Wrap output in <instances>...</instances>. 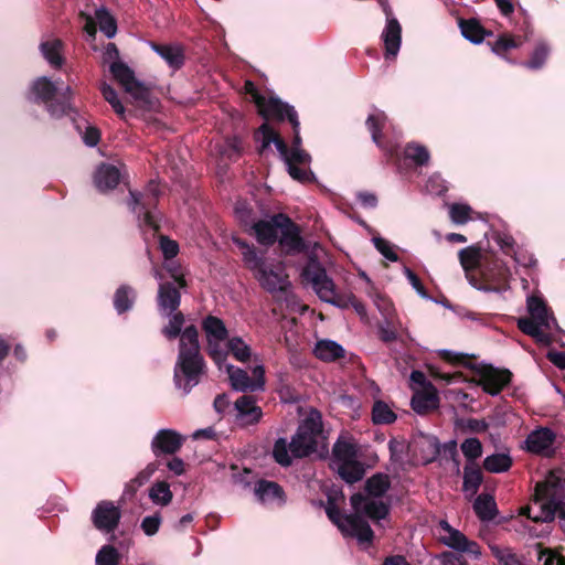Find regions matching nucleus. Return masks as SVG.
I'll return each mask as SVG.
<instances>
[{
	"label": "nucleus",
	"mask_w": 565,
	"mask_h": 565,
	"mask_svg": "<svg viewBox=\"0 0 565 565\" xmlns=\"http://www.w3.org/2000/svg\"><path fill=\"white\" fill-rule=\"evenodd\" d=\"M179 352L173 370V382L177 388L188 395L196 386L205 373V361L201 354L199 330L194 324L183 329L179 335Z\"/></svg>",
	"instance_id": "nucleus-1"
},
{
	"label": "nucleus",
	"mask_w": 565,
	"mask_h": 565,
	"mask_svg": "<svg viewBox=\"0 0 565 565\" xmlns=\"http://www.w3.org/2000/svg\"><path fill=\"white\" fill-rule=\"evenodd\" d=\"M302 276L311 282L312 288L322 301L341 309L353 308L362 319L367 317L364 303L351 291H339L333 280L327 275L326 269L318 262L311 259L303 268Z\"/></svg>",
	"instance_id": "nucleus-2"
},
{
	"label": "nucleus",
	"mask_w": 565,
	"mask_h": 565,
	"mask_svg": "<svg viewBox=\"0 0 565 565\" xmlns=\"http://www.w3.org/2000/svg\"><path fill=\"white\" fill-rule=\"evenodd\" d=\"M386 121V114L382 110H376L374 114L369 115L365 125L371 132L372 140L379 148L385 151L387 158L398 166L402 159L412 161L415 167L427 166L430 160V153L425 146L414 141L408 142L402 153H399L396 147L388 146L384 142L382 131Z\"/></svg>",
	"instance_id": "nucleus-3"
},
{
	"label": "nucleus",
	"mask_w": 565,
	"mask_h": 565,
	"mask_svg": "<svg viewBox=\"0 0 565 565\" xmlns=\"http://www.w3.org/2000/svg\"><path fill=\"white\" fill-rule=\"evenodd\" d=\"M129 195L128 206L138 220L153 232H159L161 215L157 212L160 196L158 185L150 181L143 192L130 190Z\"/></svg>",
	"instance_id": "nucleus-4"
},
{
	"label": "nucleus",
	"mask_w": 565,
	"mask_h": 565,
	"mask_svg": "<svg viewBox=\"0 0 565 565\" xmlns=\"http://www.w3.org/2000/svg\"><path fill=\"white\" fill-rule=\"evenodd\" d=\"M510 269L498 257L486 256L477 274L475 288L483 291L500 292L509 288Z\"/></svg>",
	"instance_id": "nucleus-5"
},
{
	"label": "nucleus",
	"mask_w": 565,
	"mask_h": 565,
	"mask_svg": "<svg viewBox=\"0 0 565 565\" xmlns=\"http://www.w3.org/2000/svg\"><path fill=\"white\" fill-rule=\"evenodd\" d=\"M32 93L35 96V103L43 104L46 111L55 118H61L71 113H75V108L65 98L58 99V87L47 77H39L32 84Z\"/></svg>",
	"instance_id": "nucleus-6"
},
{
	"label": "nucleus",
	"mask_w": 565,
	"mask_h": 565,
	"mask_svg": "<svg viewBox=\"0 0 565 565\" xmlns=\"http://www.w3.org/2000/svg\"><path fill=\"white\" fill-rule=\"evenodd\" d=\"M109 71L114 78L136 100L147 103L150 98L149 88L138 81L135 72L124 62L116 61L110 64Z\"/></svg>",
	"instance_id": "nucleus-7"
},
{
	"label": "nucleus",
	"mask_w": 565,
	"mask_h": 565,
	"mask_svg": "<svg viewBox=\"0 0 565 565\" xmlns=\"http://www.w3.org/2000/svg\"><path fill=\"white\" fill-rule=\"evenodd\" d=\"M279 220L281 223H278L277 225L280 226L278 231V234L280 235L277 242L279 243L282 252L286 255H296L305 252L307 249V245L301 236L300 226L287 214L280 216Z\"/></svg>",
	"instance_id": "nucleus-8"
},
{
	"label": "nucleus",
	"mask_w": 565,
	"mask_h": 565,
	"mask_svg": "<svg viewBox=\"0 0 565 565\" xmlns=\"http://www.w3.org/2000/svg\"><path fill=\"white\" fill-rule=\"evenodd\" d=\"M438 529L440 531L439 541L443 544L457 552L467 553L475 557L480 556V545L475 541H470L463 533L452 527L446 520L439 521Z\"/></svg>",
	"instance_id": "nucleus-9"
},
{
	"label": "nucleus",
	"mask_w": 565,
	"mask_h": 565,
	"mask_svg": "<svg viewBox=\"0 0 565 565\" xmlns=\"http://www.w3.org/2000/svg\"><path fill=\"white\" fill-rule=\"evenodd\" d=\"M478 374L479 385L492 396L500 394L512 380V373L508 369H497L492 365L481 366Z\"/></svg>",
	"instance_id": "nucleus-10"
},
{
	"label": "nucleus",
	"mask_w": 565,
	"mask_h": 565,
	"mask_svg": "<svg viewBox=\"0 0 565 565\" xmlns=\"http://www.w3.org/2000/svg\"><path fill=\"white\" fill-rule=\"evenodd\" d=\"M257 110L265 120L284 121L288 119L292 128H297L299 125L296 109L278 97L266 98Z\"/></svg>",
	"instance_id": "nucleus-11"
},
{
	"label": "nucleus",
	"mask_w": 565,
	"mask_h": 565,
	"mask_svg": "<svg viewBox=\"0 0 565 565\" xmlns=\"http://www.w3.org/2000/svg\"><path fill=\"white\" fill-rule=\"evenodd\" d=\"M120 509L108 500L98 502L92 512L94 526L105 533L114 532L120 522Z\"/></svg>",
	"instance_id": "nucleus-12"
},
{
	"label": "nucleus",
	"mask_w": 565,
	"mask_h": 565,
	"mask_svg": "<svg viewBox=\"0 0 565 565\" xmlns=\"http://www.w3.org/2000/svg\"><path fill=\"white\" fill-rule=\"evenodd\" d=\"M227 373L231 381V385L235 391L239 392H255L262 390L265 384V370L263 366H256L253 370L255 379H250L248 373L234 365L227 366Z\"/></svg>",
	"instance_id": "nucleus-13"
},
{
	"label": "nucleus",
	"mask_w": 565,
	"mask_h": 565,
	"mask_svg": "<svg viewBox=\"0 0 565 565\" xmlns=\"http://www.w3.org/2000/svg\"><path fill=\"white\" fill-rule=\"evenodd\" d=\"M255 278L259 285L268 292H275L277 290L285 291L289 285L287 276H282L280 268L274 269L266 265L264 257L260 259V264L256 267H252Z\"/></svg>",
	"instance_id": "nucleus-14"
},
{
	"label": "nucleus",
	"mask_w": 565,
	"mask_h": 565,
	"mask_svg": "<svg viewBox=\"0 0 565 565\" xmlns=\"http://www.w3.org/2000/svg\"><path fill=\"white\" fill-rule=\"evenodd\" d=\"M183 444L181 434L173 429H160L151 440V450L156 457L174 455Z\"/></svg>",
	"instance_id": "nucleus-15"
},
{
	"label": "nucleus",
	"mask_w": 565,
	"mask_h": 565,
	"mask_svg": "<svg viewBox=\"0 0 565 565\" xmlns=\"http://www.w3.org/2000/svg\"><path fill=\"white\" fill-rule=\"evenodd\" d=\"M458 257L469 284L471 286L476 285L477 274L486 258L481 253V248L476 245L465 247L459 250Z\"/></svg>",
	"instance_id": "nucleus-16"
},
{
	"label": "nucleus",
	"mask_w": 565,
	"mask_h": 565,
	"mask_svg": "<svg viewBox=\"0 0 565 565\" xmlns=\"http://www.w3.org/2000/svg\"><path fill=\"white\" fill-rule=\"evenodd\" d=\"M179 285L172 281H164L159 285L157 305L161 315H171L180 311L181 292Z\"/></svg>",
	"instance_id": "nucleus-17"
},
{
	"label": "nucleus",
	"mask_w": 565,
	"mask_h": 565,
	"mask_svg": "<svg viewBox=\"0 0 565 565\" xmlns=\"http://www.w3.org/2000/svg\"><path fill=\"white\" fill-rule=\"evenodd\" d=\"M284 213H277L269 217V220H259L254 224V228L249 232L256 241L264 246H273L278 239L279 227L277 224L281 223L279 220Z\"/></svg>",
	"instance_id": "nucleus-18"
},
{
	"label": "nucleus",
	"mask_w": 565,
	"mask_h": 565,
	"mask_svg": "<svg viewBox=\"0 0 565 565\" xmlns=\"http://www.w3.org/2000/svg\"><path fill=\"white\" fill-rule=\"evenodd\" d=\"M262 136V145L258 148V153L263 154L264 151L274 143L280 153V156L286 160L288 157L290 149L286 141L280 137V135L273 129V127L266 121L262 124L254 134V138L258 140Z\"/></svg>",
	"instance_id": "nucleus-19"
},
{
	"label": "nucleus",
	"mask_w": 565,
	"mask_h": 565,
	"mask_svg": "<svg viewBox=\"0 0 565 565\" xmlns=\"http://www.w3.org/2000/svg\"><path fill=\"white\" fill-rule=\"evenodd\" d=\"M411 406L414 412L419 415H426L439 406V396L436 387L428 383V387L423 391L416 392L411 401Z\"/></svg>",
	"instance_id": "nucleus-20"
},
{
	"label": "nucleus",
	"mask_w": 565,
	"mask_h": 565,
	"mask_svg": "<svg viewBox=\"0 0 565 565\" xmlns=\"http://www.w3.org/2000/svg\"><path fill=\"white\" fill-rule=\"evenodd\" d=\"M254 493L262 503L277 502L282 505L286 502V494L280 484L275 481L260 479L256 482Z\"/></svg>",
	"instance_id": "nucleus-21"
},
{
	"label": "nucleus",
	"mask_w": 565,
	"mask_h": 565,
	"mask_svg": "<svg viewBox=\"0 0 565 565\" xmlns=\"http://www.w3.org/2000/svg\"><path fill=\"white\" fill-rule=\"evenodd\" d=\"M385 47V58H395L402 42V26L397 19H390L382 33Z\"/></svg>",
	"instance_id": "nucleus-22"
},
{
	"label": "nucleus",
	"mask_w": 565,
	"mask_h": 565,
	"mask_svg": "<svg viewBox=\"0 0 565 565\" xmlns=\"http://www.w3.org/2000/svg\"><path fill=\"white\" fill-rule=\"evenodd\" d=\"M555 441V434L546 427L533 430L526 437L525 444L527 451L536 455L545 454Z\"/></svg>",
	"instance_id": "nucleus-23"
},
{
	"label": "nucleus",
	"mask_w": 565,
	"mask_h": 565,
	"mask_svg": "<svg viewBox=\"0 0 565 565\" xmlns=\"http://www.w3.org/2000/svg\"><path fill=\"white\" fill-rule=\"evenodd\" d=\"M234 406L237 411L238 419L243 420L246 425L257 424L263 416L262 408L256 405L255 397L252 395H242L236 399Z\"/></svg>",
	"instance_id": "nucleus-24"
},
{
	"label": "nucleus",
	"mask_w": 565,
	"mask_h": 565,
	"mask_svg": "<svg viewBox=\"0 0 565 565\" xmlns=\"http://www.w3.org/2000/svg\"><path fill=\"white\" fill-rule=\"evenodd\" d=\"M120 171L117 167L109 163H102L95 174L94 184L100 192L114 190L120 182Z\"/></svg>",
	"instance_id": "nucleus-25"
},
{
	"label": "nucleus",
	"mask_w": 565,
	"mask_h": 565,
	"mask_svg": "<svg viewBox=\"0 0 565 565\" xmlns=\"http://www.w3.org/2000/svg\"><path fill=\"white\" fill-rule=\"evenodd\" d=\"M344 521L347 522V532L344 534L356 537L361 543H371L373 541L374 532L362 515L352 513L345 515Z\"/></svg>",
	"instance_id": "nucleus-26"
},
{
	"label": "nucleus",
	"mask_w": 565,
	"mask_h": 565,
	"mask_svg": "<svg viewBox=\"0 0 565 565\" xmlns=\"http://www.w3.org/2000/svg\"><path fill=\"white\" fill-rule=\"evenodd\" d=\"M151 49L173 70H180L185 62L184 51L180 45L150 43Z\"/></svg>",
	"instance_id": "nucleus-27"
},
{
	"label": "nucleus",
	"mask_w": 565,
	"mask_h": 565,
	"mask_svg": "<svg viewBox=\"0 0 565 565\" xmlns=\"http://www.w3.org/2000/svg\"><path fill=\"white\" fill-rule=\"evenodd\" d=\"M461 34L465 39L475 44H480L484 38L492 35V31L487 30L479 20L475 18L459 19L458 21Z\"/></svg>",
	"instance_id": "nucleus-28"
},
{
	"label": "nucleus",
	"mask_w": 565,
	"mask_h": 565,
	"mask_svg": "<svg viewBox=\"0 0 565 565\" xmlns=\"http://www.w3.org/2000/svg\"><path fill=\"white\" fill-rule=\"evenodd\" d=\"M291 456L296 458L308 457L317 449V439L297 429L289 444Z\"/></svg>",
	"instance_id": "nucleus-29"
},
{
	"label": "nucleus",
	"mask_w": 565,
	"mask_h": 565,
	"mask_svg": "<svg viewBox=\"0 0 565 565\" xmlns=\"http://www.w3.org/2000/svg\"><path fill=\"white\" fill-rule=\"evenodd\" d=\"M526 307L531 318L536 319L545 329L551 330V322H556V320L550 315L543 298L535 295L527 297Z\"/></svg>",
	"instance_id": "nucleus-30"
},
{
	"label": "nucleus",
	"mask_w": 565,
	"mask_h": 565,
	"mask_svg": "<svg viewBox=\"0 0 565 565\" xmlns=\"http://www.w3.org/2000/svg\"><path fill=\"white\" fill-rule=\"evenodd\" d=\"M344 500V495L342 492L330 491L327 494V504L324 505L323 501H320V505L324 507L326 513L329 520L338 526V529L342 532H347V522L344 521L345 515H343L338 507V500Z\"/></svg>",
	"instance_id": "nucleus-31"
},
{
	"label": "nucleus",
	"mask_w": 565,
	"mask_h": 565,
	"mask_svg": "<svg viewBox=\"0 0 565 565\" xmlns=\"http://www.w3.org/2000/svg\"><path fill=\"white\" fill-rule=\"evenodd\" d=\"M473 511L482 522H490L494 520L499 513L493 495L488 493H481L476 498L473 502Z\"/></svg>",
	"instance_id": "nucleus-32"
},
{
	"label": "nucleus",
	"mask_w": 565,
	"mask_h": 565,
	"mask_svg": "<svg viewBox=\"0 0 565 565\" xmlns=\"http://www.w3.org/2000/svg\"><path fill=\"white\" fill-rule=\"evenodd\" d=\"M315 355L321 361L333 362L344 356V349L331 340H320L315 347Z\"/></svg>",
	"instance_id": "nucleus-33"
},
{
	"label": "nucleus",
	"mask_w": 565,
	"mask_h": 565,
	"mask_svg": "<svg viewBox=\"0 0 565 565\" xmlns=\"http://www.w3.org/2000/svg\"><path fill=\"white\" fill-rule=\"evenodd\" d=\"M202 330L205 333L206 340H227L228 330L222 319L213 315H207L202 320Z\"/></svg>",
	"instance_id": "nucleus-34"
},
{
	"label": "nucleus",
	"mask_w": 565,
	"mask_h": 565,
	"mask_svg": "<svg viewBox=\"0 0 565 565\" xmlns=\"http://www.w3.org/2000/svg\"><path fill=\"white\" fill-rule=\"evenodd\" d=\"M521 35H512L510 33H502L494 42H488L493 53L499 56L505 57L507 53L513 49H518L523 44Z\"/></svg>",
	"instance_id": "nucleus-35"
},
{
	"label": "nucleus",
	"mask_w": 565,
	"mask_h": 565,
	"mask_svg": "<svg viewBox=\"0 0 565 565\" xmlns=\"http://www.w3.org/2000/svg\"><path fill=\"white\" fill-rule=\"evenodd\" d=\"M483 482V473L481 468L476 465H466L463 468L462 490L471 495L477 494L481 483Z\"/></svg>",
	"instance_id": "nucleus-36"
},
{
	"label": "nucleus",
	"mask_w": 565,
	"mask_h": 565,
	"mask_svg": "<svg viewBox=\"0 0 565 565\" xmlns=\"http://www.w3.org/2000/svg\"><path fill=\"white\" fill-rule=\"evenodd\" d=\"M136 300V291L128 285H121L114 295V307L119 315L129 311Z\"/></svg>",
	"instance_id": "nucleus-37"
},
{
	"label": "nucleus",
	"mask_w": 565,
	"mask_h": 565,
	"mask_svg": "<svg viewBox=\"0 0 565 565\" xmlns=\"http://www.w3.org/2000/svg\"><path fill=\"white\" fill-rule=\"evenodd\" d=\"M365 491L370 497L382 498L391 488V480L386 473L377 472L365 481Z\"/></svg>",
	"instance_id": "nucleus-38"
},
{
	"label": "nucleus",
	"mask_w": 565,
	"mask_h": 565,
	"mask_svg": "<svg viewBox=\"0 0 565 565\" xmlns=\"http://www.w3.org/2000/svg\"><path fill=\"white\" fill-rule=\"evenodd\" d=\"M63 42L61 40L45 41L40 44V50L44 58L55 68H60L64 63L62 56Z\"/></svg>",
	"instance_id": "nucleus-39"
},
{
	"label": "nucleus",
	"mask_w": 565,
	"mask_h": 565,
	"mask_svg": "<svg viewBox=\"0 0 565 565\" xmlns=\"http://www.w3.org/2000/svg\"><path fill=\"white\" fill-rule=\"evenodd\" d=\"M157 462L148 463L145 469L139 471L138 475L126 484L124 493L126 495L134 497L138 489L150 480L151 476L157 471Z\"/></svg>",
	"instance_id": "nucleus-40"
},
{
	"label": "nucleus",
	"mask_w": 565,
	"mask_h": 565,
	"mask_svg": "<svg viewBox=\"0 0 565 565\" xmlns=\"http://www.w3.org/2000/svg\"><path fill=\"white\" fill-rule=\"evenodd\" d=\"M338 473L347 483L352 484L363 478L365 470L360 461L353 460L340 463Z\"/></svg>",
	"instance_id": "nucleus-41"
},
{
	"label": "nucleus",
	"mask_w": 565,
	"mask_h": 565,
	"mask_svg": "<svg viewBox=\"0 0 565 565\" xmlns=\"http://www.w3.org/2000/svg\"><path fill=\"white\" fill-rule=\"evenodd\" d=\"M513 460L508 454H493L484 458L483 468L491 473H501L512 467Z\"/></svg>",
	"instance_id": "nucleus-42"
},
{
	"label": "nucleus",
	"mask_w": 565,
	"mask_h": 565,
	"mask_svg": "<svg viewBox=\"0 0 565 565\" xmlns=\"http://www.w3.org/2000/svg\"><path fill=\"white\" fill-rule=\"evenodd\" d=\"M235 213L237 220L239 221L244 232L249 234V232L254 228V224H256L259 218L252 207L247 205L246 202H237L235 205Z\"/></svg>",
	"instance_id": "nucleus-43"
},
{
	"label": "nucleus",
	"mask_w": 565,
	"mask_h": 565,
	"mask_svg": "<svg viewBox=\"0 0 565 565\" xmlns=\"http://www.w3.org/2000/svg\"><path fill=\"white\" fill-rule=\"evenodd\" d=\"M356 455V447L350 441L338 439L333 445L332 456L340 463L355 460Z\"/></svg>",
	"instance_id": "nucleus-44"
},
{
	"label": "nucleus",
	"mask_w": 565,
	"mask_h": 565,
	"mask_svg": "<svg viewBox=\"0 0 565 565\" xmlns=\"http://www.w3.org/2000/svg\"><path fill=\"white\" fill-rule=\"evenodd\" d=\"M163 316L169 317V323L162 328L161 333L168 340H174L179 338V335L183 332L182 328L185 322L184 315L181 311H177L171 315Z\"/></svg>",
	"instance_id": "nucleus-45"
},
{
	"label": "nucleus",
	"mask_w": 565,
	"mask_h": 565,
	"mask_svg": "<svg viewBox=\"0 0 565 565\" xmlns=\"http://www.w3.org/2000/svg\"><path fill=\"white\" fill-rule=\"evenodd\" d=\"M396 414L383 401H376L372 407V420L375 425H388L396 420Z\"/></svg>",
	"instance_id": "nucleus-46"
},
{
	"label": "nucleus",
	"mask_w": 565,
	"mask_h": 565,
	"mask_svg": "<svg viewBox=\"0 0 565 565\" xmlns=\"http://www.w3.org/2000/svg\"><path fill=\"white\" fill-rule=\"evenodd\" d=\"M233 242L241 249L243 260L248 269H250L252 267H256L260 264V259L263 257L257 254L254 245L247 243L245 239L239 237H234Z\"/></svg>",
	"instance_id": "nucleus-47"
},
{
	"label": "nucleus",
	"mask_w": 565,
	"mask_h": 565,
	"mask_svg": "<svg viewBox=\"0 0 565 565\" xmlns=\"http://www.w3.org/2000/svg\"><path fill=\"white\" fill-rule=\"evenodd\" d=\"M227 354L231 353L237 361L246 362L250 358V348L239 337L227 339Z\"/></svg>",
	"instance_id": "nucleus-48"
},
{
	"label": "nucleus",
	"mask_w": 565,
	"mask_h": 565,
	"mask_svg": "<svg viewBox=\"0 0 565 565\" xmlns=\"http://www.w3.org/2000/svg\"><path fill=\"white\" fill-rule=\"evenodd\" d=\"M391 507L388 503L376 500H369L363 507V514L372 521L384 520L390 514Z\"/></svg>",
	"instance_id": "nucleus-49"
},
{
	"label": "nucleus",
	"mask_w": 565,
	"mask_h": 565,
	"mask_svg": "<svg viewBox=\"0 0 565 565\" xmlns=\"http://www.w3.org/2000/svg\"><path fill=\"white\" fill-rule=\"evenodd\" d=\"M565 521V502H551L550 504H541L540 515L534 518L537 522H551L554 520L555 514Z\"/></svg>",
	"instance_id": "nucleus-50"
},
{
	"label": "nucleus",
	"mask_w": 565,
	"mask_h": 565,
	"mask_svg": "<svg viewBox=\"0 0 565 565\" xmlns=\"http://www.w3.org/2000/svg\"><path fill=\"white\" fill-rule=\"evenodd\" d=\"M95 15L100 31L108 39L114 38L117 32V22L116 19L110 14V12L105 8H100L96 10Z\"/></svg>",
	"instance_id": "nucleus-51"
},
{
	"label": "nucleus",
	"mask_w": 565,
	"mask_h": 565,
	"mask_svg": "<svg viewBox=\"0 0 565 565\" xmlns=\"http://www.w3.org/2000/svg\"><path fill=\"white\" fill-rule=\"evenodd\" d=\"M149 498L156 504L168 505L172 501L173 494L168 482L159 481L150 488Z\"/></svg>",
	"instance_id": "nucleus-52"
},
{
	"label": "nucleus",
	"mask_w": 565,
	"mask_h": 565,
	"mask_svg": "<svg viewBox=\"0 0 565 565\" xmlns=\"http://www.w3.org/2000/svg\"><path fill=\"white\" fill-rule=\"evenodd\" d=\"M550 54V47L546 43L540 42L535 45L530 58L523 63L529 70H540L545 64Z\"/></svg>",
	"instance_id": "nucleus-53"
},
{
	"label": "nucleus",
	"mask_w": 565,
	"mask_h": 565,
	"mask_svg": "<svg viewBox=\"0 0 565 565\" xmlns=\"http://www.w3.org/2000/svg\"><path fill=\"white\" fill-rule=\"evenodd\" d=\"M422 459L425 465L434 462L441 455V446L436 437H424Z\"/></svg>",
	"instance_id": "nucleus-54"
},
{
	"label": "nucleus",
	"mask_w": 565,
	"mask_h": 565,
	"mask_svg": "<svg viewBox=\"0 0 565 565\" xmlns=\"http://www.w3.org/2000/svg\"><path fill=\"white\" fill-rule=\"evenodd\" d=\"M224 340H206L205 351L213 362L221 369L227 359V347L223 345Z\"/></svg>",
	"instance_id": "nucleus-55"
},
{
	"label": "nucleus",
	"mask_w": 565,
	"mask_h": 565,
	"mask_svg": "<svg viewBox=\"0 0 565 565\" xmlns=\"http://www.w3.org/2000/svg\"><path fill=\"white\" fill-rule=\"evenodd\" d=\"M556 486L548 481L539 482L535 486L534 501L543 502L542 504H550L551 502H557L555 500Z\"/></svg>",
	"instance_id": "nucleus-56"
},
{
	"label": "nucleus",
	"mask_w": 565,
	"mask_h": 565,
	"mask_svg": "<svg viewBox=\"0 0 565 565\" xmlns=\"http://www.w3.org/2000/svg\"><path fill=\"white\" fill-rule=\"evenodd\" d=\"M244 152L243 140L238 136L227 137L225 139L222 154L232 161L238 160Z\"/></svg>",
	"instance_id": "nucleus-57"
},
{
	"label": "nucleus",
	"mask_w": 565,
	"mask_h": 565,
	"mask_svg": "<svg viewBox=\"0 0 565 565\" xmlns=\"http://www.w3.org/2000/svg\"><path fill=\"white\" fill-rule=\"evenodd\" d=\"M460 448L467 461L470 462L469 465H475V460L482 456V444L478 438L471 437L465 439Z\"/></svg>",
	"instance_id": "nucleus-58"
},
{
	"label": "nucleus",
	"mask_w": 565,
	"mask_h": 565,
	"mask_svg": "<svg viewBox=\"0 0 565 565\" xmlns=\"http://www.w3.org/2000/svg\"><path fill=\"white\" fill-rule=\"evenodd\" d=\"M290 448L285 438H278L273 448V458L282 467H289L292 462L289 455Z\"/></svg>",
	"instance_id": "nucleus-59"
},
{
	"label": "nucleus",
	"mask_w": 565,
	"mask_h": 565,
	"mask_svg": "<svg viewBox=\"0 0 565 565\" xmlns=\"http://www.w3.org/2000/svg\"><path fill=\"white\" fill-rule=\"evenodd\" d=\"M120 554L113 545H104L96 555V565H119Z\"/></svg>",
	"instance_id": "nucleus-60"
},
{
	"label": "nucleus",
	"mask_w": 565,
	"mask_h": 565,
	"mask_svg": "<svg viewBox=\"0 0 565 565\" xmlns=\"http://www.w3.org/2000/svg\"><path fill=\"white\" fill-rule=\"evenodd\" d=\"M298 429L317 439L322 431L321 416L318 413L310 414L302 424L299 425Z\"/></svg>",
	"instance_id": "nucleus-61"
},
{
	"label": "nucleus",
	"mask_w": 565,
	"mask_h": 565,
	"mask_svg": "<svg viewBox=\"0 0 565 565\" xmlns=\"http://www.w3.org/2000/svg\"><path fill=\"white\" fill-rule=\"evenodd\" d=\"M471 212L472 209L468 204L454 203L449 207V216L455 224H466Z\"/></svg>",
	"instance_id": "nucleus-62"
},
{
	"label": "nucleus",
	"mask_w": 565,
	"mask_h": 565,
	"mask_svg": "<svg viewBox=\"0 0 565 565\" xmlns=\"http://www.w3.org/2000/svg\"><path fill=\"white\" fill-rule=\"evenodd\" d=\"M100 92L104 99L110 104L116 114L122 115L125 113V107L119 100L117 92L113 86L104 82L100 85Z\"/></svg>",
	"instance_id": "nucleus-63"
},
{
	"label": "nucleus",
	"mask_w": 565,
	"mask_h": 565,
	"mask_svg": "<svg viewBox=\"0 0 565 565\" xmlns=\"http://www.w3.org/2000/svg\"><path fill=\"white\" fill-rule=\"evenodd\" d=\"M491 552L501 565H523L520 557L509 548L502 550L493 546Z\"/></svg>",
	"instance_id": "nucleus-64"
}]
</instances>
